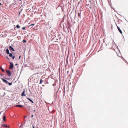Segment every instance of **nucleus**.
Here are the masks:
<instances>
[{
	"instance_id": "7ed1b4c3",
	"label": "nucleus",
	"mask_w": 128,
	"mask_h": 128,
	"mask_svg": "<svg viewBox=\"0 0 128 128\" xmlns=\"http://www.w3.org/2000/svg\"><path fill=\"white\" fill-rule=\"evenodd\" d=\"M10 66L9 68L10 70H12V68H14V64L12 63V62H10Z\"/></svg>"
},
{
	"instance_id": "5701e85b",
	"label": "nucleus",
	"mask_w": 128,
	"mask_h": 128,
	"mask_svg": "<svg viewBox=\"0 0 128 128\" xmlns=\"http://www.w3.org/2000/svg\"><path fill=\"white\" fill-rule=\"evenodd\" d=\"M15 66H18V64H15Z\"/></svg>"
},
{
	"instance_id": "f03ea898",
	"label": "nucleus",
	"mask_w": 128,
	"mask_h": 128,
	"mask_svg": "<svg viewBox=\"0 0 128 128\" xmlns=\"http://www.w3.org/2000/svg\"><path fill=\"white\" fill-rule=\"evenodd\" d=\"M6 72L8 76H12V73L9 70H6Z\"/></svg>"
},
{
	"instance_id": "dca6fc26",
	"label": "nucleus",
	"mask_w": 128,
	"mask_h": 128,
	"mask_svg": "<svg viewBox=\"0 0 128 128\" xmlns=\"http://www.w3.org/2000/svg\"><path fill=\"white\" fill-rule=\"evenodd\" d=\"M24 107V106H22V105H19V106L18 108H23Z\"/></svg>"
},
{
	"instance_id": "c85d7f7f",
	"label": "nucleus",
	"mask_w": 128,
	"mask_h": 128,
	"mask_svg": "<svg viewBox=\"0 0 128 128\" xmlns=\"http://www.w3.org/2000/svg\"><path fill=\"white\" fill-rule=\"evenodd\" d=\"M20 2H21L22 0H19Z\"/></svg>"
},
{
	"instance_id": "412c9836",
	"label": "nucleus",
	"mask_w": 128,
	"mask_h": 128,
	"mask_svg": "<svg viewBox=\"0 0 128 128\" xmlns=\"http://www.w3.org/2000/svg\"><path fill=\"white\" fill-rule=\"evenodd\" d=\"M22 30H26L24 28H22Z\"/></svg>"
},
{
	"instance_id": "c756f323",
	"label": "nucleus",
	"mask_w": 128,
	"mask_h": 128,
	"mask_svg": "<svg viewBox=\"0 0 128 128\" xmlns=\"http://www.w3.org/2000/svg\"><path fill=\"white\" fill-rule=\"evenodd\" d=\"M78 16H80V13H78Z\"/></svg>"
},
{
	"instance_id": "bb28decb",
	"label": "nucleus",
	"mask_w": 128,
	"mask_h": 128,
	"mask_svg": "<svg viewBox=\"0 0 128 128\" xmlns=\"http://www.w3.org/2000/svg\"><path fill=\"white\" fill-rule=\"evenodd\" d=\"M19 58H20V56L19 57Z\"/></svg>"
},
{
	"instance_id": "2eb2a0df",
	"label": "nucleus",
	"mask_w": 128,
	"mask_h": 128,
	"mask_svg": "<svg viewBox=\"0 0 128 128\" xmlns=\"http://www.w3.org/2000/svg\"><path fill=\"white\" fill-rule=\"evenodd\" d=\"M0 70H2V72H4V70L2 67H0Z\"/></svg>"
},
{
	"instance_id": "a211bd4d",
	"label": "nucleus",
	"mask_w": 128,
	"mask_h": 128,
	"mask_svg": "<svg viewBox=\"0 0 128 128\" xmlns=\"http://www.w3.org/2000/svg\"><path fill=\"white\" fill-rule=\"evenodd\" d=\"M14 58H15V56H12V60H14Z\"/></svg>"
},
{
	"instance_id": "0eeeda50",
	"label": "nucleus",
	"mask_w": 128,
	"mask_h": 128,
	"mask_svg": "<svg viewBox=\"0 0 128 128\" xmlns=\"http://www.w3.org/2000/svg\"><path fill=\"white\" fill-rule=\"evenodd\" d=\"M117 28H118V30L120 32V34H122V32L120 30V27H118V26H117Z\"/></svg>"
},
{
	"instance_id": "9d476101",
	"label": "nucleus",
	"mask_w": 128,
	"mask_h": 128,
	"mask_svg": "<svg viewBox=\"0 0 128 128\" xmlns=\"http://www.w3.org/2000/svg\"><path fill=\"white\" fill-rule=\"evenodd\" d=\"M27 100H30V102H32V99L28 98H27Z\"/></svg>"
},
{
	"instance_id": "9b49d317",
	"label": "nucleus",
	"mask_w": 128,
	"mask_h": 128,
	"mask_svg": "<svg viewBox=\"0 0 128 128\" xmlns=\"http://www.w3.org/2000/svg\"><path fill=\"white\" fill-rule=\"evenodd\" d=\"M16 28H20V25L18 24L16 26Z\"/></svg>"
},
{
	"instance_id": "a878e982",
	"label": "nucleus",
	"mask_w": 128,
	"mask_h": 128,
	"mask_svg": "<svg viewBox=\"0 0 128 128\" xmlns=\"http://www.w3.org/2000/svg\"><path fill=\"white\" fill-rule=\"evenodd\" d=\"M24 116L25 118L26 117V116Z\"/></svg>"
},
{
	"instance_id": "20e7f679",
	"label": "nucleus",
	"mask_w": 128,
	"mask_h": 128,
	"mask_svg": "<svg viewBox=\"0 0 128 128\" xmlns=\"http://www.w3.org/2000/svg\"><path fill=\"white\" fill-rule=\"evenodd\" d=\"M9 50H12L13 52H14V48H12V46H9Z\"/></svg>"
},
{
	"instance_id": "473e14b6",
	"label": "nucleus",
	"mask_w": 128,
	"mask_h": 128,
	"mask_svg": "<svg viewBox=\"0 0 128 128\" xmlns=\"http://www.w3.org/2000/svg\"><path fill=\"white\" fill-rule=\"evenodd\" d=\"M0 114H1V113L0 112Z\"/></svg>"
},
{
	"instance_id": "39448f33",
	"label": "nucleus",
	"mask_w": 128,
	"mask_h": 128,
	"mask_svg": "<svg viewBox=\"0 0 128 128\" xmlns=\"http://www.w3.org/2000/svg\"><path fill=\"white\" fill-rule=\"evenodd\" d=\"M26 92V90H24L22 94V96H26V94H24Z\"/></svg>"
},
{
	"instance_id": "423d86ee",
	"label": "nucleus",
	"mask_w": 128,
	"mask_h": 128,
	"mask_svg": "<svg viewBox=\"0 0 128 128\" xmlns=\"http://www.w3.org/2000/svg\"><path fill=\"white\" fill-rule=\"evenodd\" d=\"M2 126H4V128H10V126H8L6 124H3L2 125Z\"/></svg>"
},
{
	"instance_id": "f3484780",
	"label": "nucleus",
	"mask_w": 128,
	"mask_h": 128,
	"mask_svg": "<svg viewBox=\"0 0 128 128\" xmlns=\"http://www.w3.org/2000/svg\"><path fill=\"white\" fill-rule=\"evenodd\" d=\"M23 42H26V40H23Z\"/></svg>"
},
{
	"instance_id": "7c9ffc66",
	"label": "nucleus",
	"mask_w": 128,
	"mask_h": 128,
	"mask_svg": "<svg viewBox=\"0 0 128 128\" xmlns=\"http://www.w3.org/2000/svg\"><path fill=\"white\" fill-rule=\"evenodd\" d=\"M30 26H32V24H31V25H30Z\"/></svg>"
},
{
	"instance_id": "4be33fe9",
	"label": "nucleus",
	"mask_w": 128,
	"mask_h": 128,
	"mask_svg": "<svg viewBox=\"0 0 128 128\" xmlns=\"http://www.w3.org/2000/svg\"><path fill=\"white\" fill-rule=\"evenodd\" d=\"M22 124L21 125H20V128H22Z\"/></svg>"
},
{
	"instance_id": "aec40b11",
	"label": "nucleus",
	"mask_w": 128,
	"mask_h": 128,
	"mask_svg": "<svg viewBox=\"0 0 128 128\" xmlns=\"http://www.w3.org/2000/svg\"><path fill=\"white\" fill-rule=\"evenodd\" d=\"M6 58H8V60H10V58H8V57H6Z\"/></svg>"
},
{
	"instance_id": "2f4dec72",
	"label": "nucleus",
	"mask_w": 128,
	"mask_h": 128,
	"mask_svg": "<svg viewBox=\"0 0 128 128\" xmlns=\"http://www.w3.org/2000/svg\"><path fill=\"white\" fill-rule=\"evenodd\" d=\"M33 128H34V126H33Z\"/></svg>"
},
{
	"instance_id": "b1692460",
	"label": "nucleus",
	"mask_w": 128,
	"mask_h": 128,
	"mask_svg": "<svg viewBox=\"0 0 128 128\" xmlns=\"http://www.w3.org/2000/svg\"><path fill=\"white\" fill-rule=\"evenodd\" d=\"M0 6H2V3L0 2Z\"/></svg>"
},
{
	"instance_id": "6ab92c4d",
	"label": "nucleus",
	"mask_w": 128,
	"mask_h": 128,
	"mask_svg": "<svg viewBox=\"0 0 128 128\" xmlns=\"http://www.w3.org/2000/svg\"><path fill=\"white\" fill-rule=\"evenodd\" d=\"M16 106V108H18L19 105H16V106Z\"/></svg>"
},
{
	"instance_id": "4468645a",
	"label": "nucleus",
	"mask_w": 128,
	"mask_h": 128,
	"mask_svg": "<svg viewBox=\"0 0 128 128\" xmlns=\"http://www.w3.org/2000/svg\"><path fill=\"white\" fill-rule=\"evenodd\" d=\"M43 82H44V81L42 80V79H40V84H42Z\"/></svg>"
},
{
	"instance_id": "f257e3e1",
	"label": "nucleus",
	"mask_w": 128,
	"mask_h": 128,
	"mask_svg": "<svg viewBox=\"0 0 128 128\" xmlns=\"http://www.w3.org/2000/svg\"><path fill=\"white\" fill-rule=\"evenodd\" d=\"M1 80H2V82H4L5 84H8V86H12V82H8V80L4 79V78H1Z\"/></svg>"
},
{
	"instance_id": "393cba45",
	"label": "nucleus",
	"mask_w": 128,
	"mask_h": 128,
	"mask_svg": "<svg viewBox=\"0 0 128 128\" xmlns=\"http://www.w3.org/2000/svg\"><path fill=\"white\" fill-rule=\"evenodd\" d=\"M31 118H32V115H31Z\"/></svg>"
},
{
	"instance_id": "cd10ccee",
	"label": "nucleus",
	"mask_w": 128,
	"mask_h": 128,
	"mask_svg": "<svg viewBox=\"0 0 128 128\" xmlns=\"http://www.w3.org/2000/svg\"><path fill=\"white\" fill-rule=\"evenodd\" d=\"M32 26H34V24H32Z\"/></svg>"
},
{
	"instance_id": "6e6552de",
	"label": "nucleus",
	"mask_w": 128,
	"mask_h": 128,
	"mask_svg": "<svg viewBox=\"0 0 128 128\" xmlns=\"http://www.w3.org/2000/svg\"><path fill=\"white\" fill-rule=\"evenodd\" d=\"M6 54H10V50H8V49L6 50Z\"/></svg>"
},
{
	"instance_id": "ddd939ff",
	"label": "nucleus",
	"mask_w": 128,
	"mask_h": 128,
	"mask_svg": "<svg viewBox=\"0 0 128 128\" xmlns=\"http://www.w3.org/2000/svg\"><path fill=\"white\" fill-rule=\"evenodd\" d=\"M9 56H10V58H12V53L9 54Z\"/></svg>"
},
{
	"instance_id": "1a4fd4ad",
	"label": "nucleus",
	"mask_w": 128,
	"mask_h": 128,
	"mask_svg": "<svg viewBox=\"0 0 128 128\" xmlns=\"http://www.w3.org/2000/svg\"><path fill=\"white\" fill-rule=\"evenodd\" d=\"M6 116H3V120H4V122H6Z\"/></svg>"
},
{
	"instance_id": "f8f14e48",
	"label": "nucleus",
	"mask_w": 128,
	"mask_h": 128,
	"mask_svg": "<svg viewBox=\"0 0 128 128\" xmlns=\"http://www.w3.org/2000/svg\"><path fill=\"white\" fill-rule=\"evenodd\" d=\"M27 108L28 110H30V106H27Z\"/></svg>"
}]
</instances>
